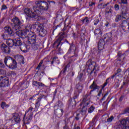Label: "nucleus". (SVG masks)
<instances>
[{"label": "nucleus", "mask_w": 129, "mask_h": 129, "mask_svg": "<svg viewBox=\"0 0 129 129\" xmlns=\"http://www.w3.org/2000/svg\"><path fill=\"white\" fill-rule=\"evenodd\" d=\"M12 116L14 117V120L16 121V122L19 123V122L21 121V118H20V115L19 114L16 113H13L12 114Z\"/></svg>", "instance_id": "17"}, {"label": "nucleus", "mask_w": 129, "mask_h": 129, "mask_svg": "<svg viewBox=\"0 0 129 129\" xmlns=\"http://www.w3.org/2000/svg\"><path fill=\"white\" fill-rule=\"evenodd\" d=\"M4 29L5 31L7 32V33H8L10 36L13 37V36L15 35V33L13 30H12V28H11V27L6 26L4 28Z\"/></svg>", "instance_id": "15"}, {"label": "nucleus", "mask_w": 129, "mask_h": 129, "mask_svg": "<svg viewBox=\"0 0 129 129\" xmlns=\"http://www.w3.org/2000/svg\"><path fill=\"white\" fill-rule=\"evenodd\" d=\"M15 61H17L20 64H25V61H24V56L22 55H20L19 54L15 56Z\"/></svg>", "instance_id": "10"}, {"label": "nucleus", "mask_w": 129, "mask_h": 129, "mask_svg": "<svg viewBox=\"0 0 129 129\" xmlns=\"http://www.w3.org/2000/svg\"><path fill=\"white\" fill-rule=\"evenodd\" d=\"M70 102V105L69 106H74L76 104L75 100L73 99H71L69 100Z\"/></svg>", "instance_id": "38"}, {"label": "nucleus", "mask_w": 129, "mask_h": 129, "mask_svg": "<svg viewBox=\"0 0 129 129\" xmlns=\"http://www.w3.org/2000/svg\"><path fill=\"white\" fill-rule=\"evenodd\" d=\"M7 44L9 46V47H10L12 48L13 46H15L14 42V39H8L6 41Z\"/></svg>", "instance_id": "20"}, {"label": "nucleus", "mask_w": 129, "mask_h": 129, "mask_svg": "<svg viewBox=\"0 0 129 129\" xmlns=\"http://www.w3.org/2000/svg\"><path fill=\"white\" fill-rule=\"evenodd\" d=\"M79 93H79V92L75 91L74 94V99H74V100H75V99H77V98H78V96H79Z\"/></svg>", "instance_id": "41"}, {"label": "nucleus", "mask_w": 129, "mask_h": 129, "mask_svg": "<svg viewBox=\"0 0 129 129\" xmlns=\"http://www.w3.org/2000/svg\"><path fill=\"white\" fill-rule=\"evenodd\" d=\"M90 96L88 95H86L83 96V100L82 102H86L87 101H90Z\"/></svg>", "instance_id": "28"}, {"label": "nucleus", "mask_w": 129, "mask_h": 129, "mask_svg": "<svg viewBox=\"0 0 129 129\" xmlns=\"http://www.w3.org/2000/svg\"><path fill=\"white\" fill-rule=\"evenodd\" d=\"M69 68V66L68 65L66 66L61 71V73H63V74H65L66 73V71H67V68Z\"/></svg>", "instance_id": "48"}, {"label": "nucleus", "mask_w": 129, "mask_h": 129, "mask_svg": "<svg viewBox=\"0 0 129 129\" xmlns=\"http://www.w3.org/2000/svg\"><path fill=\"white\" fill-rule=\"evenodd\" d=\"M7 6L4 5L2 6V7L1 8V10L4 11V10H7Z\"/></svg>", "instance_id": "58"}, {"label": "nucleus", "mask_w": 129, "mask_h": 129, "mask_svg": "<svg viewBox=\"0 0 129 129\" xmlns=\"http://www.w3.org/2000/svg\"><path fill=\"white\" fill-rule=\"evenodd\" d=\"M81 34H82V35H84V34H85V27H83L81 30Z\"/></svg>", "instance_id": "55"}, {"label": "nucleus", "mask_w": 129, "mask_h": 129, "mask_svg": "<svg viewBox=\"0 0 129 129\" xmlns=\"http://www.w3.org/2000/svg\"><path fill=\"white\" fill-rule=\"evenodd\" d=\"M61 41H62V39H61V37H59L56 41L54 42L53 46H56V48L58 49L59 45L61 44Z\"/></svg>", "instance_id": "27"}, {"label": "nucleus", "mask_w": 129, "mask_h": 129, "mask_svg": "<svg viewBox=\"0 0 129 129\" xmlns=\"http://www.w3.org/2000/svg\"><path fill=\"white\" fill-rule=\"evenodd\" d=\"M87 111V108L83 106L81 110L80 111V113H81L82 115H85V113H86Z\"/></svg>", "instance_id": "31"}, {"label": "nucleus", "mask_w": 129, "mask_h": 129, "mask_svg": "<svg viewBox=\"0 0 129 129\" xmlns=\"http://www.w3.org/2000/svg\"><path fill=\"white\" fill-rule=\"evenodd\" d=\"M98 86H97L95 81H93V83L89 87L90 89H92V91H95L96 89H98Z\"/></svg>", "instance_id": "19"}, {"label": "nucleus", "mask_w": 129, "mask_h": 129, "mask_svg": "<svg viewBox=\"0 0 129 129\" xmlns=\"http://www.w3.org/2000/svg\"><path fill=\"white\" fill-rule=\"evenodd\" d=\"M23 33H25V32H23V30H18L16 32V35L18 36L19 37H25V36L23 35H22V34H23Z\"/></svg>", "instance_id": "34"}, {"label": "nucleus", "mask_w": 129, "mask_h": 129, "mask_svg": "<svg viewBox=\"0 0 129 129\" xmlns=\"http://www.w3.org/2000/svg\"><path fill=\"white\" fill-rule=\"evenodd\" d=\"M98 48L100 51L103 50V48H104V40L103 39L100 40Z\"/></svg>", "instance_id": "18"}, {"label": "nucleus", "mask_w": 129, "mask_h": 129, "mask_svg": "<svg viewBox=\"0 0 129 129\" xmlns=\"http://www.w3.org/2000/svg\"><path fill=\"white\" fill-rule=\"evenodd\" d=\"M125 13H127V8L125 6H124L121 10V14L122 15L123 14H125Z\"/></svg>", "instance_id": "35"}, {"label": "nucleus", "mask_w": 129, "mask_h": 129, "mask_svg": "<svg viewBox=\"0 0 129 129\" xmlns=\"http://www.w3.org/2000/svg\"><path fill=\"white\" fill-rule=\"evenodd\" d=\"M116 73H115V74L117 75H119L118 74H119L120 73V72H121V69H118L116 71Z\"/></svg>", "instance_id": "56"}, {"label": "nucleus", "mask_w": 129, "mask_h": 129, "mask_svg": "<svg viewBox=\"0 0 129 129\" xmlns=\"http://www.w3.org/2000/svg\"><path fill=\"white\" fill-rule=\"evenodd\" d=\"M109 102L106 103V102H104L103 103V106H104V109H105V110H106V109H107V106L108 105Z\"/></svg>", "instance_id": "46"}, {"label": "nucleus", "mask_w": 129, "mask_h": 129, "mask_svg": "<svg viewBox=\"0 0 129 129\" xmlns=\"http://www.w3.org/2000/svg\"><path fill=\"white\" fill-rule=\"evenodd\" d=\"M121 19V16L120 15H117L116 16V18L115 19V22H116V23H117V22L120 21Z\"/></svg>", "instance_id": "45"}, {"label": "nucleus", "mask_w": 129, "mask_h": 129, "mask_svg": "<svg viewBox=\"0 0 129 129\" xmlns=\"http://www.w3.org/2000/svg\"><path fill=\"white\" fill-rule=\"evenodd\" d=\"M121 3L123 5H126V4H127V0H121Z\"/></svg>", "instance_id": "61"}, {"label": "nucleus", "mask_w": 129, "mask_h": 129, "mask_svg": "<svg viewBox=\"0 0 129 129\" xmlns=\"http://www.w3.org/2000/svg\"><path fill=\"white\" fill-rule=\"evenodd\" d=\"M63 106V103H62V101H58L54 105V109H59L58 107H59V108H62V107Z\"/></svg>", "instance_id": "23"}, {"label": "nucleus", "mask_w": 129, "mask_h": 129, "mask_svg": "<svg viewBox=\"0 0 129 129\" xmlns=\"http://www.w3.org/2000/svg\"><path fill=\"white\" fill-rule=\"evenodd\" d=\"M1 49L3 51L5 52V53H7V54H10L11 53V48L5 44L1 45Z\"/></svg>", "instance_id": "11"}, {"label": "nucleus", "mask_w": 129, "mask_h": 129, "mask_svg": "<svg viewBox=\"0 0 129 129\" xmlns=\"http://www.w3.org/2000/svg\"><path fill=\"white\" fill-rule=\"evenodd\" d=\"M82 22L83 24H85V26H87V25L89 24V20L88 19V17H85V18L82 20Z\"/></svg>", "instance_id": "32"}, {"label": "nucleus", "mask_w": 129, "mask_h": 129, "mask_svg": "<svg viewBox=\"0 0 129 129\" xmlns=\"http://www.w3.org/2000/svg\"><path fill=\"white\" fill-rule=\"evenodd\" d=\"M127 25V21L126 20H124L122 22V27H126Z\"/></svg>", "instance_id": "51"}, {"label": "nucleus", "mask_w": 129, "mask_h": 129, "mask_svg": "<svg viewBox=\"0 0 129 129\" xmlns=\"http://www.w3.org/2000/svg\"><path fill=\"white\" fill-rule=\"evenodd\" d=\"M122 17L123 19H125L126 20H128L129 19V14L127 12L122 14Z\"/></svg>", "instance_id": "39"}, {"label": "nucleus", "mask_w": 129, "mask_h": 129, "mask_svg": "<svg viewBox=\"0 0 129 129\" xmlns=\"http://www.w3.org/2000/svg\"><path fill=\"white\" fill-rule=\"evenodd\" d=\"M76 51V46L74 45H71L70 48L68 50V54H73V55L71 56L72 57H77V55L75 54V51Z\"/></svg>", "instance_id": "8"}, {"label": "nucleus", "mask_w": 129, "mask_h": 129, "mask_svg": "<svg viewBox=\"0 0 129 129\" xmlns=\"http://www.w3.org/2000/svg\"><path fill=\"white\" fill-rule=\"evenodd\" d=\"M114 37H115L116 38H117V36H118V31H116L114 33Z\"/></svg>", "instance_id": "64"}, {"label": "nucleus", "mask_w": 129, "mask_h": 129, "mask_svg": "<svg viewBox=\"0 0 129 129\" xmlns=\"http://www.w3.org/2000/svg\"><path fill=\"white\" fill-rule=\"evenodd\" d=\"M128 85V84L127 83H125V82H123V85H121L120 87V89H122L123 88V86H127Z\"/></svg>", "instance_id": "52"}, {"label": "nucleus", "mask_w": 129, "mask_h": 129, "mask_svg": "<svg viewBox=\"0 0 129 129\" xmlns=\"http://www.w3.org/2000/svg\"><path fill=\"white\" fill-rule=\"evenodd\" d=\"M97 120V116H95L92 119V122H93V123H94V122H95V121H96Z\"/></svg>", "instance_id": "57"}, {"label": "nucleus", "mask_w": 129, "mask_h": 129, "mask_svg": "<svg viewBox=\"0 0 129 129\" xmlns=\"http://www.w3.org/2000/svg\"><path fill=\"white\" fill-rule=\"evenodd\" d=\"M13 39H14V46H15V47H18V46H22V45H23V42H22V40H21V38H16Z\"/></svg>", "instance_id": "14"}, {"label": "nucleus", "mask_w": 129, "mask_h": 129, "mask_svg": "<svg viewBox=\"0 0 129 129\" xmlns=\"http://www.w3.org/2000/svg\"><path fill=\"white\" fill-rule=\"evenodd\" d=\"M32 28L37 32L40 37H45L47 34V31L44 29L43 24L36 22L32 24Z\"/></svg>", "instance_id": "2"}, {"label": "nucleus", "mask_w": 129, "mask_h": 129, "mask_svg": "<svg viewBox=\"0 0 129 129\" xmlns=\"http://www.w3.org/2000/svg\"><path fill=\"white\" fill-rule=\"evenodd\" d=\"M27 37L28 38V39H30V38H32L34 36H36V34H35V33H33L32 31H30V30L28 29V28H27Z\"/></svg>", "instance_id": "25"}, {"label": "nucleus", "mask_w": 129, "mask_h": 129, "mask_svg": "<svg viewBox=\"0 0 129 129\" xmlns=\"http://www.w3.org/2000/svg\"><path fill=\"white\" fill-rule=\"evenodd\" d=\"M114 117H113V116H111L107 119V122H111L112 121V120L114 119Z\"/></svg>", "instance_id": "49"}, {"label": "nucleus", "mask_w": 129, "mask_h": 129, "mask_svg": "<svg viewBox=\"0 0 129 129\" xmlns=\"http://www.w3.org/2000/svg\"><path fill=\"white\" fill-rule=\"evenodd\" d=\"M114 129H129V118L127 117L122 120L120 124L114 126Z\"/></svg>", "instance_id": "4"}, {"label": "nucleus", "mask_w": 129, "mask_h": 129, "mask_svg": "<svg viewBox=\"0 0 129 129\" xmlns=\"http://www.w3.org/2000/svg\"><path fill=\"white\" fill-rule=\"evenodd\" d=\"M76 91H77L79 93H81V92H82V90L83 89V87L82 85L78 84L76 86Z\"/></svg>", "instance_id": "26"}, {"label": "nucleus", "mask_w": 129, "mask_h": 129, "mask_svg": "<svg viewBox=\"0 0 129 129\" xmlns=\"http://www.w3.org/2000/svg\"><path fill=\"white\" fill-rule=\"evenodd\" d=\"M12 22L14 24V25L12 27L13 30L17 31V30H20L21 29V26H23V23L21 22L20 19L18 17H15L12 19Z\"/></svg>", "instance_id": "5"}, {"label": "nucleus", "mask_w": 129, "mask_h": 129, "mask_svg": "<svg viewBox=\"0 0 129 129\" xmlns=\"http://www.w3.org/2000/svg\"><path fill=\"white\" fill-rule=\"evenodd\" d=\"M36 41H37V35L33 36L28 39L27 44L28 45H32L36 44Z\"/></svg>", "instance_id": "13"}, {"label": "nucleus", "mask_w": 129, "mask_h": 129, "mask_svg": "<svg viewBox=\"0 0 129 129\" xmlns=\"http://www.w3.org/2000/svg\"><path fill=\"white\" fill-rule=\"evenodd\" d=\"M32 84L34 86H36V87H40V86H41V87H44V86H45V84L37 81L33 82Z\"/></svg>", "instance_id": "22"}, {"label": "nucleus", "mask_w": 129, "mask_h": 129, "mask_svg": "<svg viewBox=\"0 0 129 129\" xmlns=\"http://www.w3.org/2000/svg\"><path fill=\"white\" fill-rule=\"evenodd\" d=\"M98 23H99V19L95 18L94 20V25L95 26H96L97 25V24H98Z\"/></svg>", "instance_id": "50"}, {"label": "nucleus", "mask_w": 129, "mask_h": 129, "mask_svg": "<svg viewBox=\"0 0 129 129\" xmlns=\"http://www.w3.org/2000/svg\"><path fill=\"white\" fill-rule=\"evenodd\" d=\"M124 80L123 82H125V83H128V82H129L128 78L127 77V78H126V79H125V77H124Z\"/></svg>", "instance_id": "59"}, {"label": "nucleus", "mask_w": 129, "mask_h": 129, "mask_svg": "<svg viewBox=\"0 0 129 129\" xmlns=\"http://www.w3.org/2000/svg\"><path fill=\"white\" fill-rule=\"evenodd\" d=\"M82 103L83 104V106L86 107L90 105V101H88L87 102H82Z\"/></svg>", "instance_id": "43"}, {"label": "nucleus", "mask_w": 129, "mask_h": 129, "mask_svg": "<svg viewBox=\"0 0 129 129\" xmlns=\"http://www.w3.org/2000/svg\"><path fill=\"white\" fill-rule=\"evenodd\" d=\"M96 62L95 61H92L91 59L89 60L87 62L86 66L88 67V69L89 70H93V68H94V66Z\"/></svg>", "instance_id": "9"}, {"label": "nucleus", "mask_w": 129, "mask_h": 129, "mask_svg": "<svg viewBox=\"0 0 129 129\" xmlns=\"http://www.w3.org/2000/svg\"><path fill=\"white\" fill-rule=\"evenodd\" d=\"M79 118H80V117H79V113H78L75 117V119H76V120H79Z\"/></svg>", "instance_id": "62"}, {"label": "nucleus", "mask_w": 129, "mask_h": 129, "mask_svg": "<svg viewBox=\"0 0 129 129\" xmlns=\"http://www.w3.org/2000/svg\"><path fill=\"white\" fill-rule=\"evenodd\" d=\"M33 109H34V108H33L32 107H30L28 109V110H27L25 111V114L24 115V117H23L24 119H25V117H26V114H27V113H28V112H32V111H33Z\"/></svg>", "instance_id": "44"}, {"label": "nucleus", "mask_w": 129, "mask_h": 129, "mask_svg": "<svg viewBox=\"0 0 129 129\" xmlns=\"http://www.w3.org/2000/svg\"><path fill=\"white\" fill-rule=\"evenodd\" d=\"M63 112H64L63 109H54V113L58 118L62 117V115H63Z\"/></svg>", "instance_id": "12"}, {"label": "nucleus", "mask_w": 129, "mask_h": 129, "mask_svg": "<svg viewBox=\"0 0 129 129\" xmlns=\"http://www.w3.org/2000/svg\"><path fill=\"white\" fill-rule=\"evenodd\" d=\"M114 8L115 9V11H118V10H119V5L115 4L114 5Z\"/></svg>", "instance_id": "53"}, {"label": "nucleus", "mask_w": 129, "mask_h": 129, "mask_svg": "<svg viewBox=\"0 0 129 129\" xmlns=\"http://www.w3.org/2000/svg\"><path fill=\"white\" fill-rule=\"evenodd\" d=\"M116 76H119V75H117L116 74H114L111 76L110 78L111 79H113L114 77H116Z\"/></svg>", "instance_id": "60"}, {"label": "nucleus", "mask_w": 129, "mask_h": 129, "mask_svg": "<svg viewBox=\"0 0 129 129\" xmlns=\"http://www.w3.org/2000/svg\"><path fill=\"white\" fill-rule=\"evenodd\" d=\"M108 14H111V15L112 14V9L110 8L109 11H106L105 12V15L106 16V18L107 20H110V18H111V16L108 15Z\"/></svg>", "instance_id": "21"}, {"label": "nucleus", "mask_w": 129, "mask_h": 129, "mask_svg": "<svg viewBox=\"0 0 129 129\" xmlns=\"http://www.w3.org/2000/svg\"><path fill=\"white\" fill-rule=\"evenodd\" d=\"M43 98H44V99L46 100L47 99V96L45 95H43L41 97H40L38 98L37 99V102L35 104V108H38L40 107V102H41V100L43 99Z\"/></svg>", "instance_id": "16"}, {"label": "nucleus", "mask_w": 129, "mask_h": 129, "mask_svg": "<svg viewBox=\"0 0 129 129\" xmlns=\"http://www.w3.org/2000/svg\"><path fill=\"white\" fill-rule=\"evenodd\" d=\"M95 109V107L93 105H91L88 109V113H92Z\"/></svg>", "instance_id": "33"}, {"label": "nucleus", "mask_w": 129, "mask_h": 129, "mask_svg": "<svg viewBox=\"0 0 129 129\" xmlns=\"http://www.w3.org/2000/svg\"><path fill=\"white\" fill-rule=\"evenodd\" d=\"M82 77H83V74H82V73L80 74L79 75L78 77L79 80L81 82L84 81V80L85 79L84 78H82Z\"/></svg>", "instance_id": "42"}, {"label": "nucleus", "mask_w": 129, "mask_h": 129, "mask_svg": "<svg viewBox=\"0 0 129 129\" xmlns=\"http://www.w3.org/2000/svg\"><path fill=\"white\" fill-rule=\"evenodd\" d=\"M32 45V48L33 50H36L39 49V45H38L36 43Z\"/></svg>", "instance_id": "40"}, {"label": "nucleus", "mask_w": 129, "mask_h": 129, "mask_svg": "<svg viewBox=\"0 0 129 129\" xmlns=\"http://www.w3.org/2000/svg\"><path fill=\"white\" fill-rule=\"evenodd\" d=\"M109 78H109L106 79V82L105 83H104V84L102 86V89H103V88L105 86H106V85H107V84L108 83V80H109Z\"/></svg>", "instance_id": "47"}, {"label": "nucleus", "mask_w": 129, "mask_h": 129, "mask_svg": "<svg viewBox=\"0 0 129 129\" xmlns=\"http://www.w3.org/2000/svg\"><path fill=\"white\" fill-rule=\"evenodd\" d=\"M99 70V66H98V64L95 63V65L94 66V68L93 69V70L91 71V72L90 73V75H91L92 73H95V71H98Z\"/></svg>", "instance_id": "24"}, {"label": "nucleus", "mask_w": 129, "mask_h": 129, "mask_svg": "<svg viewBox=\"0 0 129 129\" xmlns=\"http://www.w3.org/2000/svg\"><path fill=\"white\" fill-rule=\"evenodd\" d=\"M22 32H24V33L22 34V35L24 36V37L23 36H21V38H22L23 39H25L27 38L28 37V34H27L28 32H27V28H26L25 30H23Z\"/></svg>", "instance_id": "36"}, {"label": "nucleus", "mask_w": 129, "mask_h": 129, "mask_svg": "<svg viewBox=\"0 0 129 129\" xmlns=\"http://www.w3.org/2000/svg\"><path fill=\"white\" fill-rule=\"evenodd\" d=\"M118 56L119 57V58L118 59V61H122V62L124 60V58L125 57V55L124 54H120L118 53Z\"/></svg>", "instance_id": "29"}, {"label": "nucleus", "mask_w": 129, "mask_h": 129, "mask_svg": "<svg viewBox=\"0 0 129 129\" xmlns=\"http://www.w3.org/2000/svg\"><path fill=\"white\" fill-rule=\"evenodd\" d=\"M35 4L37 7L42 11H48L49 10V4L45 1H36Z\"/></svg>", "instance_id": "6"}, {"label": "nucleus", "mask_w": 129, "mask_h": 129, "mask_svg": "<svg viewBox=\"0 0 129 129\" xmlns=\"http://www.w3.org/2000/svg\"><path fill=\"white\" fill-rule=\"evenodd\" d=\"M95 35H98L99 37H101V35L102 34V31L100 29H96L94 31Z\"/></svg>", "instance_id": "30"}, {"label": "nucleus", "mask_w": 129, "mask_h": 129, "mask_svg": "<svg viewBox=\"0 0 129 129\" xmlns=\"http://www.w3.org/2000/svg\"><path fill=\"white\" fill-rule=\"evenodd\" d=\"M1 106L2 107V108H3V109H4L5 108V107H9V106H10V105L9 104H7V103H6V102H3L1 104Z\"/></svg>", "instance_id": "37"}, {"label": "nucleus", "mask_w": 129, "mask_h": 129, "mask_svg": "<svg viewBox=\"0 0 129 129\" xmlns=\"http://www.w3.org/2000/svg\"><path fill=\"white\" fill-rule=\"evenodd\" d=\"M10 79L8 77L3 76L0 77V87H5L9 86L10 84Z\"/></svg>", "instance_id": "7"}, {"label": "nucleus", "mask_w": 129, "mask_h": 129, "mask_svg": "<svg viewBox=\"0 0 129 129\" xmlns=\"http://www.w3.org/2000/svg\"><path fill=\"white\" fill-rule=\"evenodd\" d=\"M129 113V108H126L124 111V113Z\"/></svg>", "instance_id": "63"}, {"label": "nucleus", "mask_w": 129, "mask_h": 129, "mask_svg": "<svg viewBox=\"0 0 129 129\" xmlns=\"http://www.w3.org/2000/svg\"><path fill=\"white\" fill-rule=\"evenodd\" d=\"M33 9L34 12L31 11L29 8L25 9L24 12L26 15H28V17L34 19L36 21H43V20H45L44 17L39 15H42V12L38 9V7L33 6Z\"/></svg>", "instance_id": "1"}, {"label": "nucleus", "mask_w": 129, "mask_h": 129, "mask_svg": "<svg viewBox=\"0 0 129 129\" xmlns=\"http://www.w3.org/2000/svg\"><path fill=\"white\" fill-rule=\"evenodd\" d=\"M43 62L44 61L43 60H41L37 66V69H40V68H41V66H42V64H43Z\"/></svg>", "instance_id": "54"}, {"label": "nucleus", "mask_w": 129, "mask_h": 129, "mask_svg": "<svg viewBox=\"0 0 129 129\" xmlns=\"http://www.w3.org/2000/svg\"><path fill=\"white\" fill-rule=\"evenodd\" d=\"M4 63L6 66H8V67H9L11 69H16L17 68V61L11 56L5 57Z\"/></svg>", "instance_id": "3"}]
</instances>
